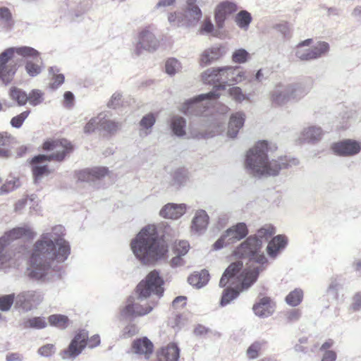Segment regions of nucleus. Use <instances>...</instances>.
<instances>
[{
	"label": "nucleus",
	"instance_id": "nucleus-11",
	"mask_svg": "<svg viewBox=\"0 0 361 361\" xmlns=\"http://www.w3.org/2000/svg\"><path fill=\"white\" fill-rule=\"evenodd\" d=\"M88 334L82 330L75 334L68 348L61 350L59 355L63 360L75 359L87 345Z\"/></svg>",
	"mask_w": 361,
	"mask_h": 361
},
{
	"label": "nucleus",
	"instance_id": "nucleus-28",
	"mask_svg": "<svg viewBox=\"0 0 361 361\" xmlns=\"http://www.w3.org/2000/svg\"><path fill=\"white\" fill-rule=\"evenodd\" d=\"M132 349L134 353L145 355L147 357L153 351V344L147 338L144 337L134 341Z\"/></svg>",
	"mask_w": 361,
	"mask_h": 361
},
{
	"label": "nucleus",
	"instance_id": "nucleus-39",
	"mask_svg": "<svg viewBox=\"0 0 361 361\" xmlns=\"http://www.w3.org/2000/svg\"><path fill=\"white\" fill-rule=\"evenodd\" d=\"M0 20L3 27L7 31L11 30L13 27L14 20L8 8H0Z\"/></svg>",
	"mask_w": 361,
	"mask_h": 361
},
{
	"label": "nucleus",
	"instance_id": "nucleus-22",
	"mask_svg": "<svg viewBox=\"0 0 361 361\" xmlns=\"http://www.w3.org/2000/svg\"><path fill=\"white\" fill-rule=\"evenodd\" d=\"M158 361H178L180 357V349L173 343L161 348L157 353Z\"/></svg>",
	"mask_w": 361,
	"mask_h": 361
},
{
	"label": "nucleus",
	"instance_id": "nucleus-20",
	"mask_svg": "<svg viewBox=\"0 0 361 361\" xmlns=\"http://www.w3.org/2000/svg\"><path fill=\"white\" fill-rule=\"evenodd\" d=\"M225 54L224 47L221 45H215L206 49L200 56V63L203 66L209 65L210 63L217 61Z\"/></svg>",
	"mask_w": 361,
	"mask_h": 361
},
{
	"label": "nucleus",
	"instance_id": "nucleus-38",
	"mask_svg": "<svg viewBox=\"0 0 361 361\" xmlns=\"http://www.w3.org/2000/svg\"><path fill=\"white\" fill-rule=\"evenodd\" d=\"M156 122V118L154 114L149 113L144 116L140 121V135H147L151 133V129Z\"/></svg>",
	"mask_w": 361,
	"mask_h": 361
},
{
	"label": "nucleus",
	"instance_id": "nucleus-49",
	"mask_svg": "<svg viewBox=\"0 0 361 361\" xmlns=\"http://www.w3.org/2000/svg\"><path fill=\"white\" fill-rule=\"evenodd\" d=\"M16 296L14 293L4 295L0 296V310L8 312L11 310L14 302H16Z\"/></svg>",
	"mask_w": 361,
	"mask_h": 361
},
{
	"label": "nucleus",
	"instance_id": "nucleus-60",
	"mask_svg": "<svg viewBox=\"0 0 361 361\" xmlns=\"http://www.w3.org/2000/svg\"><path fill=\"white\" fill-rule=\"evenodd\" d=\"M100 118L101 114H99L97 117L90 119V121L85 125L84 128V132L85 133H90L94 131L97 126L100 128Z\"/></svg>",
	"mask_w": 361,
	"mask_h": 361
},
{
	"label": "nucleus",
	"instance_id": "nucleus-58",
	"mask_svg": "<svg viewBox=\"0 0 361 361\" xmlns=\"http://www.w3.org/2000/svg\"><path fill=\"white\" fill-rule=\"evenodd\" d=\"M25 70L27 74L31 77L37 76L42 71L41 67L32 61H27L25 64Z\"/></svg>",
	"mask_w": 361,
	"mask_h": 361
},
{
	"label": "nucleus",
	"instance_id": "nucleus-33",
	"mask_svg": "<svg viewBox=\"0 0 361 361\" xmlns=\"http://www.w3.org/2000/svg\"><path fill=\"white\" fill-rule=\"evenodd\" d=\"M169 24L176 27H190L187 16L183 12H173L168 16Z\"/></svg>",
	"mask_w": 361,
	"mask_h": 361
},
{
	"label": "nucleus",
	"instance_id": "nucleus-45",
	"mask_svg": "<svg viewBox=\"0 0 361 361\" xmlns=\"http://www.w3.org/2000/svg\"><path fill=\"white\" fill-rule=\"evenodd\" d=\"M275 233V228L270 224H266L260 228L257 233L253 236H257V239L263 240H268Z\"/></svg>",
	"mask_w": 361,
	"mask_h": 361
},
{
	"label": "nucleus",
	"instance_id": "nucleus-13",
	"mask_svg": "<svg viewBox=\"0 0 361 361\" xmlns=\"http://www.w3.org/2000/svg\"><path fill=\"white\" fill-rule=\"evenodd\" d=\"M43 148L44 150L53 151L51 154L47 155L48 158L58 161H63L73 150L71 143L66 139L47 141L44 143Z\"/></svg>",
	"mask_w": 361,
	"mask_h": 361
},
{
	"label": "nucleus",
	"instance_id": "nucleus-18",
	"mask_svg": "<svg viewBox=\"0 0 361 361\" xmlns=\"http://www.w3.org/2000/svg\"><path fill=\"white\" fill-rule=\"evenodd\" d=\"M108 169L106 167H95L85 169L76 173L78 181L91 183L94 182L107 174Z\"/></svg>",
	"mask_w": 361,
	"mask_h": 361
},
{
	"label": "nucleus",
	"instance_id": "nucleus-50",
	"mask_svg": "<svg viewBox=\"0 0 361 361\" xmlns=\"http://www.w3.org/2000/svg\"><path fill=\"white\" fill-rule=\"evenodd\" d=\"M43 100L44 93L39 90L34 89L27 94V102L31 106H36L42 104Z\"/></svg>",
	"mask_w": 361,
	"mask_h": 361
},
{
	"label": "nucleus",
	"instance_id": "nucleus-64",
	"mask_svg": "<svg viewBox=\"0 0 361 361\" xmlns=\"http://www.w3.org/2000/svg\"><path fill=\"white\" fill-rule=\"evenodd\" d=\"M122 95L119 92H115L111 97V99L107 104L108 107L116 109L119 106L121 101Z\"/></svg>",
	"mask_w": 361,
	"mask_h": 361
},
{
	"label": "nucleus",
	"instance_id": "nucleus-56",
	"mask_svg": "<svg viewBox=\"0 0 361 361\" xmlns=\"http://www.w3.org/2000/svg\"><path fill=\"white\" fill-rule=\"evenodd\" d=\"M214 30V24L209 18H206L202 23L199 29V33L201 35H209Z\"/></svg>",
	"mask_w": 361,
	"mask_h": 361
},
{
	"label": "nucleus",
	"instance_id": "nucleus-24",
	"mask_svg": "<svg viewBox=\"0 0 361 361\" xmlns=\"http://www.w3.org/2000/svg\"><path fill=\"white\" fill-rule=\"evenodd\" d=\"M287 239L284 235H278L274 237L269 243L267 252L271 258H276L277 255L286 247Z\"/></svg>",
	"mask_w": 361,
	"mask_h": 361
},
{
	"label": "nucleus",
	"instance_id": "nucleus-37",
	"mask_svg": "<svg viewBox=\"0 0 361 361\" xmlns=\"http://www.w3.org/2000/svg\"><path fill=\"white\" fill-rule=\"evenodd\" d=\"M186 121L184 118L176 116L171 118V128L173 133L178 137L185 135Z\"/></svg>",
	"mask_w": 361,
	"mask_h": 361
},
{
	"label": "nucleus",
	"instance_id": "nucleus-32",
	"mask_svg": "<svg viewBox=\"0 0 361 361\" xmlns=\"http://www.w3.org/2000/svg\"><path fill=\"white\" fill-rule=\"evenodd\" d=\"M239 281H242V277L240 276ZM244 290L241 288V283H240V290L231 287H227L223 290L220 306L224 307L229 303H231L233 300L236 299L239 294L240 291H243Z\"/></svg>",
	"mask_w": 361,
	"mask_h": 361
},
{
	"label": "nucleus",
	"instance_id": "nucleus-29",
	"mask_svg": "<svg viewBox=\"0 0 361 361\" xmlns=\"http://www.w3.org/2000/svg\"><path fill=\"white\" fill-rule=\"evenodd\" d=\"M185 12L191 27L196 25L202 17V12L196 4L186 5Z\"/></svg>",
	"mask_w": 361,
	"mask_h": 361
},
{
	"label": "nucleus",
	"instance_id": "nucleus-1",
	"mask_svg": "<svg viewBox=\"0 0 361 361\" xmlns=\"http://www.w3.org/2000/svg\"><path fill=\"white\" fill-rule=\"evenodd\" d=\"M65 228L56 225L43 232L28 252L26 276L39 283H48L59 278V267L71 254L69 242L64 239Z\"/></svg>",
	"mask_w": 361,
	"mask_h": 361
},
{
	"label": "nucleus",
	"instance_id": "nucleus-46",
	"mask_svg": "<svg viewBox=\"0 0 361 361\" xmlns=\"http://www.w3.org/2000/svg\"><path fill=\"white\" fill-rule=\"evenodd\" d=\"M311 48L314 59L322 57L329 51V45L325 42H319Z\"/></svg>",
	"mask_w": 361,
	"mask_h": 361
},
{
	"label": "nucleus",
	"instance_id": "nucleus-2",
	"mask_svg": "<svg viewBox=\"0 0 361 361\" xmlns=\"http://www.w3.org/2000/svg\"><path fill=\"white\" fill-rule=\"evenodd\" d=\"M164 280L157 270L149 272L136 288L137 297L130 296L121 309V317L132 320L149 314L164 293Z\"/></svg>",
	"mask_w": 361,
	"mask_h": 361
},
{
	"label": "nucleus",
	"instance_id": "nucleus-48",
	"mask_svg": "<svg viewBox=\"0 0 361 361\" xmlns=\"http://www.w3.org/2000/svg\"><path fill=\"white\" fill-rule=\"evenodd\" d=\"M59 72V70L56 67L49 68V73L52 75V82L50 83V87L53 90L57 89L64 82V75Z\"/></svg>",
	"mask_w": 361,
	"mask_h": 361
},
{
	"label": "nucleus",
	"instance_id": "nucleus-47",
	"mask_svg": "<svg viewBox=\"0 0 361 361\" xmlns=\"http://www.w3.org/2000/svg\"><path fill=\"white\" fill-rule=\"evenodd\" d=\"M165 68L168 75H174L181 70L182 66L180 62L178 59L175 58H170L166 61Z\"/></svg>",
	"mask_w": 361,
	"mask_h": 361
},
{
	"label": "nucleus",
	"instance_id": "nucleus-10",
	"mask_svg": "<svg viewBox=\"0 0 361 361\" xmlns=\"http://www.w3.org/2000/svg\"><path fill=\"white\" fill-rule=\"evenodd\" d=\"M248 234L247 225L240 222L228 228L214 243L213 250H219L224 247L235 243L245 238Z\"/></svg>",
	"mask_w": 361,
	"mask_h": 361
},
{
	"label": "nucleus",
	"instance_id": "nucleus-6",
	"mask_svg": "<svg viewBox=\"0 0 361 361\" xmlns=\"http://www.w3.org/2000/svg\"><path fill=\"white\" fill-rule=\"evenodd\" d=\"M131 250L135 257L143 264H154L165 257L168 247L159 238L156 227H144L132 240Z\"/></svg>",
	"mask_w": 361,
	"mask_h": 361
},
{
	"label": "nucleus",
	"instance_id": "nucleus-14",
	"mask_svg": "<svg viewBox=\"0 0 361 361\" xmlns=\"http://www.w3.org/2000/svg\"><path fill=\"white\" fill-rule=\"evenodd\" d=\"M11 49H5L0 54V81L4 85L9 84L16 73V63H9Z\"/></svg>",
	"mask_w": 361,
	"mask_h": 361
},
{
	"label": "nucleus",
	"instance_id": "nucleus-36",
	"mask_svg": "<svg viewBox=\"0 0 361 361\" xmlns=\"http://www.w3.org/2000/svg\"><path fill=\"white\" fill-rule=\"evenodd\" d=\"M219 67L206 70L202 75V79L205 84L219 85L221 84Z\"/></svg>",
	"mask_w": 361,
	"mask_h": 361
},
{
	"label": "nucleus",
	"instance_id": "nucleus-40",
	"mask_svg": "<svg viewBox=\"0 0 361 361\" xmlns=\"http://www.w3.org/2000/svg\"><path fill=\"white\" fill-rule=\"evenodd\" d=\"M105 116V114L102 113L101 114L100 129L109 134H114L120 128V123L110 119H107Z\"/></svg>",
	"mask_w": 361,
	"mask_h": 361
},
{
	"label": "nucleus",
	"instance_id": "nucleus-5",
	"mask_svg": "<svg viewBox=\"0 0 361 361\" xmlns=\"http://www.w3.org/2000/svg\"><path fill=\"white\" fill-rule=\"evenodd\" d=\"M221 84L215 85L212 90L205 94L187 100L181 107V111L186 115L198 116L202 114L206 109L209 108L212 102L216 101L220 96L219 90L226 88V84L232 82L238 83L245 78V73L238 71V67L224 66L219 67Z\"/></svg>",
	"mask_w": 361,
	"mask_h": 361
},
{
	"label": "nucleus",
	"instance_id": "nucleus-54",
	"mask_svg": "<svg viewBox=\"0 0 361 361\" xmlns=\"http://www.w3.org/2000/svg\"><path fill=\"white\" fill-rule=\"evenodd\" d=\"M229 95L237 102H242L243 100L248 99V97L243 93L239 87H232L228 90Z\"/></svg>",
	"mask_w": 361,
	"mask_h": 361
},
{
	"label": "nucleus",
	"instance_id": "nucleus-44",
	"mask_svg": "<svg viewBox=\"0 0 361 361\" xmlns=\"http://www.w3.org/2000/svg\"><path fill=\"white\" fill-rule=\"evenodd\" d=\"M50 325L64 329L68 326L69 319L63 314H51L48 317Z\"/></svg>",
	"mask_w": 361,
	"mask_h": 361
},
{
	"label": "nucleus",
	"instance_id": "nucleus-3",
	"mask_svg": "<svg viewBox=\"0 0 361 361\" xmlns=\"http://www.w3.org/2000/svg\"><path fill=\"white\" fill-rule=\"evenodd\" d=\"M276 148L275 144L267 140L257 142L246 154L245 166L247 172L258 178L276 176L281 170L299 164L297 159L287 156L269 159V153L274 152Z\"/></svg>",
	"mask_w": 361,
	"mask_h": 361
},
{
	"label": "nucleus",
	"instance_id": "nucleus-8",
	"mask_svg": "<svg viewBox=\"0 0 361 361\" xmlns=\"http://www.w3.org/2000/svg\"><path fill=\"white\" fill-rule=\"evenodd\" d=\"M310 87H306L301 83L276 85L271 93L272 103L277 106H282L288 102L291 99H300L307 94Z\"/></svg>",
	"mask_w": 361,
	"mask_h": 361
},
{
	"label": "nucleus",
	"instance_id": "nucleus-42",
	"mask_svg": "<svg viewBox=\"0 0 361 361\" xmlns=\"http://www.w3.org/2000/svg\"><path fill=\"white\" fill-rule=\"evenodd\" d=\"M24 328L42 329L47 326V322L45 317H33L28 318L23 322Z\"/></svg>",
	"mask_w": 361,
	"mask_h": 361
},
{
	"label": "nucleus",
	"instance_id": "nucleus-30",
	"mask_svg": "<svg viewBox=\"0 0 361 361\" xmlns=\"http://www.w3.org/2000/svg\"><path fill=\"white\" fill-rule=\"evenodd\" d=\"M312 42L311 39H305L300 42L295 50V56L301 61H310L314 60L312 48H306Z\"/></svg>",
	"mask_w": 361,
	"mask_h": 361
},
{
	"label": "nucleus",
	"instance_id": "nucleus-59",
	"mask_svg": "<svg viewBox=\"0 0 361 361\" xmlns=\"http://www.w3.org/2000/svg\"><path fill=\"white\" fill-rule=\"evenodd\" d=\"M18 187H19V180L18 179H13L11 180H8L0 188V194L3 195L5 193H8Z\"/></svg>",
	"mask_w": 361,
	"mask_h": 361
},
{
	"label": "nucleus",
	"instance_id": "nucleus-43",
	"mask_svg": "<svg viewBox=\"0 0 361 361\" xmlns=\"http://www.w3.org/2000/svg\"><path fill=\"white\" fill-rule=\"evenodd\" d=\"M303 298V291L300 288H295L290 292L286 297V303L291 307L299 305Z\"/></svg>",
	"mask_w": 361,
	"mask_h": 361
},
{
	"label": "nucleus",
	"instance_id": "nucleus-52",
	"mask_svg": "<svg viewBox=\"0 0 361 361\" xmlns=\"http://www.w3.org/2000/svg\"><path fill=\"white\" fill-rule=\"evenodd\" d=\"M249 58V53L244 49H237L232 54V60L236 63H244L248 61Z\"/></svg>",
	"mask_w": 361,
	"mask_h": 361
},
{
	"label": "nucleus",
	"instance_id": "nucleus-16",
	"mask_svg": "<svg viewBox=\"0 0 361 361\" xmlns=\"http://www.w3.org/2000/svg\"><path fill=\"white\" fill-rule=\"evenodd\" d=\"M51 160L45 154H39L32 158L31 165L35 183H37L42 176H47L50 173L47 164V162Z\"/></svg>",
	"mask_w": 361,
	"mask_h": 361
},
{
	"label": "nucleus",
	"instance_id": "nucleus-31",
	"mask_svg": "<svg viewBox=\"0 0 361 361\" xmlns=\"http://www.w3.org/2000/svg\"><path fill=\"white\" fill-rule=\"evenodd\" d=\"M209 279V274L208 271L203 269L200 272H195L191 274L188 277V281L190 285L200 288L208 283Z\"/></svg>",
	"mask_w": 361,
	"mask_h": 361
},
{
	"label": "nucleus",
	"instance_id": "nucleus-7",
	"mask_svg": "<svg viewBox=\"0 0 361 361\" xmlns=\"http://www.w3.org/2000/svg\"><path fill=\"white\" fill-rule=\"evenodd\" d=\"M32 231L27 227H17L6 232L0 238V271L8 273L15 267V260L8 245L11 243L23 236L30 237Z\"/></svg>",
	"mask_w": 361,
	"mask_h": 361
},
{
	"label": "nucleus",
	"instance_id": "nucleus-63",
	"mask_svg": "<svg viewBox=\"0 0 361 361\" xmlns=\"http://www.w3.org/2000/svg\"><path fill=\"white\" fill-rule=\"evenodd\" d=\"M55 350V347L53 344H47L39 348L38 353L40 355L44 357H49Z\"/></svg>",
	"mask_w": 361,
	"mask_h": 361
},
{
	"label": "nucleus",
	"instance_id": "nucleus-57",
	"mask_svg": "<svg viewBox=\"0 0 361 361\" xmlns=\"http://www.w3.org/2000/svg\"><path fill=\"white\" fill-rule=\"evenodd\" d=\"M262 343L258 341L253 343L247 350V355L251 359H255L259 356V352L262 349Z\"/></svg>",
	"mask_w": 361,
	"mask_h": 361
},
{
	"label": "nucleus",
	"instance_id": "nucleus-62",
	"mask_svg": "<svg viewBox=\"0 0 361 361\" xmlns=\"http://www.w3.org/2000/svg\"><path fill=\"white\" fill-rule=\"evenodd\" d=\"M14 138L8 133H0V146L8 149Z\"/></svg>",
	"mask_w": 361,
	"mask_h": 361
},
{
	"label": "nucleus",
	"instance_id": "nucleus-27",
	"mask_svg": "<svg viewBox=\"0 0 361 361\" xmlns=\"http://www.w3.org/2000/svg\"><path fill=\"white\" fill-rule=\"evenodd\" d=\"M271 300L269 298L263 297L259 299V302L254 305L252 310L255 314L262 318L271 316L274 310L270 305Z\"/></svg>",
	"mask_w": 361,
	"mask_h": 361
},
{
	"label": "nucleus",
	"instance_id": "nucleus-34",
	"mask_svg": "<svg viewBox=\"0 0 361 361\" xmlns=\"http://www.w3.org/2000/svg\"><path fill=\"white\" fill-rule=\"evenodd\" d=\"M8 96L19 106H25L27 102V92L17 87H11L9 89Z\"/></svg>",
	"mask_w": 361,
	"mask_h": 361
},
{
	"label": "nucleus",
	"instance_id": "nucleus-12",
	"mask_svg": "<svg viewBox=\"0 0 361 361\" xmlns=\"http://www.w3.org/2000/svg\"><path fill=\"white\" fill-rule=\"evenodd\" d=\"M43 300V295L34 290H24L16 295L15 305L27 312L36 308Z\"/></svg>",
	"mask_w": 361,
	"mask_h": 361
},
{
	"label": "nucleus",
	"instance_id": "nucleus-23",
	"mask_svg": "<svg viewBox=\"0 0 361 361\" xmlns=\"http://www.w3.org/2000/svg\"><path fill=\"white\" fill-rule=\"evenodd\" d=\"M245 114L243 111L233 114L230 117L227 134L228 137L234 138L237 136L239 130L243 126Z\"/></svg>",
	"mask_w": 361,
	"mask_h": 361
},
{
	"label": "nucleus",
	"instance_id": "nucleus-53",
	"mask_svg": "<svg viewBox=\"0 0 361 361\" xmlns=\"http://www.w3.org/2000/svg\"><path fill=\"white\" fill-rule=\"evenodd\" d=\"M216 9L226 16L227 15L235 12L237 9V7L234 3L224 1L219 4Z\"/></svg>",
	"mask_w": 361,
	"mask_h": 361
},
{
	"label": "nucleus",
	"instance_id": "nucleus-19",
	"mask_svg": "<svg viewBox=\"0 0 361 361\" xmlns=\"http://www.w3.org/2000/svg\"><path fill=\"white\" fill-rule=\"evenodd\" d=\"M169 185L176 189L185 186L190 180V173L185 167H177L170 173Z\"/></svg>",
	"mask_w": 361,
	"mask_h": 361
},
{
	"label": "nucleus",
	"instance_id": "nucleus-4",
	"mask_svg": "<svg viewBox=\"0 0 361 361\" xmlns=\"http://www.w3.org/2000/svg\"><path fill=\"white\" fill-rule=\"evenodd\" d=\"M234 255L247 261L250 269L244 270L241 274V288L247 290L257 280L261 272L268 265V260L262 251V240L257 236L250 235L241 243L234 250Z\"/></svg>",
	"mask_w": 361,
	"mask_h": 361
},
{
	"label": "nucleus",
	"instance_id": "nucleus-9",
	"mask_svg": "<svg viewBox=\"0 0 361 361\" xmlns=\"http://www.w3.org/2000/svg\"><path fill=\"white\" fill-rule=\"evenodd\" d=\"M155 28L147 26L141 30L137 35V41L134 45L133 54L140 56L144 51H154L159 46V41L154 34Z\"/></svg>",
	"mask_w": 361,
	"mask_h": 361
},
{
	"label": "nucleus",
	"instance_id": "nucleus-61",
	"mask_svg": "<svg viewBox=\"0 0 361 361\" xmlns=\"http://www.w3.org/2000/svg\"><path fill=\"white\" fill-rule=\"evenodd\" d=\"M190 245L187 241L180 240L174 246V253L178 255H185L188 252Z\"/></svg>",
	"mask_w": 361,
	"mask_h": 361
},
{
	"label": "nucleus",
	"instance_id": "nucleus-26",
	"mask_svg": "<svg viewBox=\"0 0 361 361\" xmlns=\"http://www.w3.org/2000/svg\"><path fill=\"white\" fill-rule=\"evenodd\" d=\"M323 130L317 126H310L305 128L300 135V140L307 142H316L321 140Z\"/></svg>",
	"mask_w": 361,
	"mask_h": 361
},
{
	"label": "nucleus",
	"instance_id": "nucleus-17",
	"mask_svg": "<svg viewBox=\"0 0 361 361\" xmlns=\"http://www.w3.org/2000/svg\"><path fill=\"white\" fill-rule=\"evenodd\" d=\"M242 268L243 262L240 261L231 263L224 271L220 279L219 286L221 287H225L228 284H229V286L234 285Z\"/></svg>",
	"mask_w": 361,
	"mask_h": 361
},
{
	"label": "nucleus",
	"instance_id": "nucleus-55",
	"mask_svg": "<svg viewBox=\"0 0 361 361\" xmlns=\"http://www.w3.org/2000/svg\"><path fill=\"white\" fill-rule=\"evenodd\" d=\"M30 113V111L27 110L14 117H13L10 122L11 126L13 128H20L22 126L25 120L29 116Z\"/></svg>",
	"mask_w": 361,
	"mask_h": 361
},
{
	"label": "nucleus",
	"instance_id": "nucleus-51",
	"mask_svg": "<svg viewBox=\"0 0 361 361\" xmlns=\"http://www.w3.org/2000/svg\"><path fill=\"white\" fill-rule=\"evenodd\" d=\"M90 0H79L75 1V7L73 8L74 15L76 17H79L90 8Z\"/></svg>",
	"mask_w": 361,
	"mask_h": 361
},
{
	"label": "nucleus",
	"instance_id": "nucleus-25",
	"mask_svg": "<svg viewBox=\"0 0 361 361\" xmlns=\"http://www.w3.org/2000/svg\"><path fill=\"white\" fill-rule=\"evenodd\" d=\"M209 223V216L203 209L197 210L192 221V231L197 233L204 232Z\"/></svg>",
	"mask_w": 361,
	"mask_h": 361
},
{
	"label": "nucleus",
	"instance_id": "nucleus-21",
	"mask_svg": "<svg viewBox=\"0 0 361 361\" xmlns=\"http://www.w3.org/2000/svg\"><path fill=\"white\" fill-rule=\"evenodd\" d=\"M186 209L185 204L168 203L160 210L159 214L164 218L177 219L185 214Z\"/></svg>",
	"mask_w": 361,
	"mask_h": 361
},
{
	"label": "nucleus",
	"instance_id": "nucleus-41",
	"mask_svg": "<svg viewBox=\"0 0 361 361\" xmlns=\"http://www.w3.org/2000/svg\"><path fill=\"white\" fill-rule=\"evenodd\" d=\"M235 21L240 29L247 30L252 21L251 14L247 11H240L236 14Z\"/></svg>",
	"mask_w": 361,
	"mask_h": 361
},
{
	"label": "nucleus",
	"instance_id": "nucleus-15",
	"mask_svg": "<svg viewBox=\"0 0 361 361\" xmlns=\"http://www.w3.org/2000/svg\"><path fill=\"white\" fill-rule=\"evenodd\" d=\"M331 149L336 154L339 156H354L361 151V142L346 139L333 144Z\"/></svg>",
	"mask_w": 361,
	"mask_h": 361
},
{
	"label": "nucleus",
	"instance_id": "nucleus-35",
	"mask_svg": "<svg viewBox=\"0 0 361 361\" xmlns=\"http://www.w3.org/2000/svg\"><path fill=\"white\" fill-rule=\"evenodd\" d=\"M7 49H11V59L13 57L15 53L24 58L35 59L39 55V52L31 47L23 46L18 47H9Z\"/></svg>",
	"mask_w": 361,
	"mask_h": 361
}]
</instances>
